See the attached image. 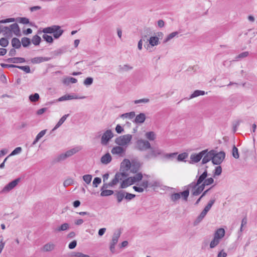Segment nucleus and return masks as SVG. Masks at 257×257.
Returning <instances> with one entry per match:
<instances>
[{"label":"nucleus","instance_id":"f257e3e1","mask_svg":"<svg viewBox=\"0 0 257 257\" xmlns=\"http://www.w3.org/2000/svg\"><path fill=\"white\" fill-rule=\"evenodd\" d=\"M42 32L45 34H53L54 38L55 39H58L62 35L64 30L61 29L60 26L53 25L51 27L44 28L42 31H38V33L39 34Z\"/></svg>","mask_w":257,"mask_h":257},{"label":"nucleus","instance_id":"f03ea898","mask_svg":"<svg viewBox=\"0 0 257 257\" xmlns=\"http://www.w3.org/2000/svg\"><path fill=\"white\" fill-rule=\"evenodd\" d=\"M189 196V191L188 189H185L183 191L179 193H173L171 194L170 195V198L173 202L176 203L180 199L181 197H182L183 200L187 201Z\"/></svg>","mask_w":257,"mask_h":257},{"label":"nucleus","instance_id":"7ed1b4c3","mask_svg":"<svg viewBox=\"0 0 257 257\" xmlns=\"http://www.w3.org/2000/svg\"><path fill=\"white\" fill-rule=\"evenodd\" d=\"M151 148V145L148 141L140 139L136 143L135 149L140 151H146Z\"/></svg>","mask_w":257,"mask_h":257},{"label":"nucleus","instance_id":"20e7f679","mask_svg":"<svg viewBox=\"0 0 257 257\" xmlns=\"http://www.w3.org/2000/svg\"><path fill=\"white\" fill-rule=\"evenodd\" d=\"M132 139V136L130 134L125 135L116 138L115 143L119 146H125L128 144Z\"/></svg>","mask_w":257,"mask_h":257},{"label":"nucleus","instance_id":"39448f33","mask_svg":"<svg viewBox=\"0 0 257 257\" xmlns=\"http://www.w3.org/2000/svg\"><path fill=\"white\" fill-rule=\"evenodd\" d=\"M78 151L76 148H73L70 150L66 151L65 153H62L58 156L55 159L56 162H61L65 160L66 158L72 156Z\"/></svg>","mask_w":257,"mask_h":257},{"label":"nucleus","instance_id":"423d86ee","mask_svg":"<svg viewBox=\"0 0 257 257\" xmlns=\"http://www.w3.org/2000/svg\"><path fill=\"white\" fill-rule=\"evenodd\" d=\"M213 159H212V163L214 165H220L223 161L225 157V153L221 151L219 153H216V152L214 150V152L213 153Z\"/></svg>","mask_w":257,"mask_h":257},{"label":"nucleus","instance_id":"0eeeda50","mask_svg":"<svg viewBox=\"0 0 257 257\" xmlns=\"http://www.w3.org/2000/svg\"><path fill=\"white\" fill-rule=\"evenodd\" d=\"M207 152V149H206L201 151L198 154L193 153L191 154L190 158V163L195 164L199 162Z\"/></svg>","mask_w":257,"mask_h":257},{"label":"nucleus","instance_id":"6e6552de","mask_svg":"<svg viewBox=\"0 0 257 257\" xmlns=\"http://www.w3.org/2000/svg\"><path fill=\"white\" fill-rule=\"evenodd\" d=\"M113 137V134L110 130H106L103 135L101 139V143L102 145H106Z\"/></svg>","mask_w":257,"mask_h":257},{"label":"nucleus","instance_id":"1a4fd4ad","mask_svg":"<svg viewBox=\"0 0 257 257\" xmlns=\"http://www.w3.org/2000/svg\"><path fill=\"white\" fill-rule=\"evenodd\" d=\"M21 178H18L7 184L3 189L2 192H8L13 189L20 182Z\"/></svg>","mask_w":257,"mask_h":257},{"label":"nucleus","instance_id":"9d476101","mask_svg":"<svg viewBox=\"0 0 257 257\" xmlns=\"http://www.w3.org/2000/svg\"><path fill=\"white\" fill-rule=\"evenodd\" d=\"M149 149H150L151 151L146 155V158L149 159L152 157L155 158L161 154V151L158 148H155L151 147V148Z\"/></svg>","mask_w":257,"mask_h":257},{"label":"nucleus","instance_id":"9b49d317","mask_svg":"<svg viewBox=\"0 0 257 257\" xmlns=\"http://www.w3.org/2000/svg\"><path fill=\"white\" fill-rule=\"evenodd\" d=\"M121 146L114 147L111 152L113 155H118L119 156L122 157L125 152V149L121 147Z\"/></svg>","mask_w":257,"mask_h":257},{"label":"nucleus","instance_id":"f8f14e48","mask_svg":"<svg viewBox=\"0 0 257 257\" xmlns=\"http://www.w3.org/2000/svg\"><path fill=\"white\" fill-rule=\"evenodd\" d=\"M85 97V96H82V97H78L76 94L72 95V94H65L60 98H59L57 101H62L65 100H71L73 99H83Z\"/></svg>","mask_w":257,"mask_h":257},{"label":"nucleus","instance_id":"ddd939ff","mask_svg":"<svg viewBox=\"0 0 257 257\" xmlns=\"http://www.w3.org/2000/svg\"><path fill=\"white\" fill-rule=\"evenodd\" d=\"M125 194L126 191L123 190L115 191L114 196L116 199L117 203H120L124 199Z\"/></svg>","mask_w":257,"mask_h":257},{"label":"nucleus","instance_id":"4468645a","mask_svg":"<svg viewBox=\"0 0 257 257\" xmlns=\"http://www.w3.org/2000/svg\"><path fill=\"white\" fill-rule=\"evenodd\" d=\"M131 167V163L128 159H125L120 164V171H128Z\"/></svg>","mask_w":257,"mask_h":257},{"label":"nucleus","instance_id":"2eb2a0df","mask_svg":"<svg viewBox=\"0 0 257 257\" xmlns=\"http://www.w3.org/2000/svg\"><path fill=\"white\" fill-rule=\"evenodd\" d=\"M214 152V150H212L209 152H207L203 156V158L202 160V164H205L209 162L210 161H212L213 157V153Z\"/></svg>","mask_w":257,"mask_h":257},{"label":"nucleus","instance_id":"dca6fc26","mask_svg":"<svg viewBox=\"0 0 257 257\" xmlns=\"http://www.w3.org/2000/svg\"><path fill=\"white\" fill-rule=\"evenodd\" d=\"M134 183H135L132 178L130 177L122 181L119 188L121 189H124Z\"/></svg>","mask_w":257,"mask_h":257},{"label":"nucleus","instance_id":"f3484780","mask_svg":"<svg viewBox=\"0 0 257 257\" xmlns=\"http://www.w3.org/2000/svg\"><path fill=\"white\" fill-rule=\"evenodd\" d=\"M10 29L11 30V33L13 32L14 34L17 36H21V30L19 26L17 23H14L10 26Z\"/></svg>","mask_w":257,"mask_h":257},{"label":"nucleus","instance_id":"a211bd4d","mask_svg":"<svg viewBox=\"0 0 257 257\" xmlns=\"http://www.w3.org/2000/svg\"><path fill=\"white\" fill-rule=\"evenodd\" d=\"M140 167L141 164L140 162L137 161H132L130 170L132 172L134 173H137L138 171L140 170Z\"/></svg>","mask_w":257,"mask_h":257},{"label":"nucleus","instance_id":"6ab92c4d","mask_svg":"<svg viewBox=\"0 0 257 257\" xmlns=\"http://www.w3.org/2000/svg\"><path fill=\"white\" fill-rule=\"evenodd\" d=\"M16 21L19 23L29 25L30 26H33L34 23L30 22L29 19L26 17H18L16 19Z\"/></svg>","mask_w":257,"mask_h":257},{"label":"nucleus","instance_id":"aec40b11","mask_svg":"<svg viewBox=\"0 0 257 257\" xmlns=\"http://www.w3.org/2000/svg\"><path fill=\"white\" fill-rule=\"evenodd\" d=\"M6 61L9 63H24L26 60L24 58L22 57H13L7 59Z\"/></svg>","mask_w":257,"mask_h":257},{"label":"nucleus","instance_id":"412c9836","mask_svg":"<svg viewBox=\"0 0 257 257\" xmlns=\"http://www.w3.org/2000/svg\"><path fill=\"white\" fill-rule=\"evenodd\" d=\"M207 176V170L205 169L204 171L202 173V174H201L199 176L198 175L196 176V178H197L196 182L198 183L199 185L201 184L204 181Z\"/></svg>","mask_w":257,"mask_h":257},{"label":"nucleus","instance_id":"4be33fe9","mask_svg":"<svg viewBox=\"0 0 257 257\" xmlns=\"http://www.w3.org/2000/svg\"><path fill=\"white\" fill-rule=\"evenodd\" d=\"M50 58L43 57H36L31 59V62L33 64H39L44 61H48Z\"/></svg>","mask_w":257,"mask_h":257},{"label":"nucleus","instance_id":"5701e85b","mask_svg":"<svg viewBox=\"0 0 257 257\" xmlns=\"http://www.w3.org/2000/svg\"><path fill=\"white\" fill-rule=\"evenodd\" d=\"M205 186H206L204 185L203 182L200 184L199 185H198L197 187L196 190H194V191H193V196H196L200 194L201 192H203V191L204 190Z\"/></svg>","mask_w":257,"mask_h":257},{"label":"nucleus","instance_id":"b1692460","mask_svg":"<svg viewBox=\"0 0 257 257\" xmlns=\"http://www.w3.org/2000/svg\"><path fill=\"white\" fill-rule=\"evenodd\" d=\"M149 42V44L152 46H157L159 44V38L157 36L151 37L149 39H147V42Z\"/></svg>","mask_w":257,"mask_h":257},{"label":"nucleus","instance_id":"393cba45","mask_svg":"<svg viewBox=\"0 0 257 257\" xmlns=\"http://www.w3.org/2000/svg\"><path fill=\"white\" fill-rule=\"evenodd\" d=\"M146 119V115L144 113H140L136 116L134 122L136 123H142Z\"/></svg>","mask_w":257,"mask_h":257},{"label":"nucleus","instance_id":"a878e982","mask_svg":"<svg viewBox=\"0 0 257 257\" xmlns=\"http://www.w3.org/2000/svg\"><path fill=\"white\" fill-rule=\"evenodd\" d=\"M112 160L111 155L109 153L105 154L101 158V162L103 164H108Z\"/></svg>","mask_w":257,"mask_h":257},{"label":"nucleus","instance_id":"bb28decb","mask_svg":"<svg viewBox=\"0 0 257 257\" xmlns=\"http://www.w3.org/2000/svg\"><path fill=\"white\" fill-rule=\"evenodd\" d=\"M208 212L205 211V210H203L202 212L200 213L199 215L197 217L196 219L194 222V225H197L198 223H199L202 219L205 217L206 215L207 214Z\"/></svg>","mask_w":257,"mask_h":257},{"label":"nucleus","instance_id":"cd10ccee","mask_svg":"<svg viewBox=\"0 0 257 257\" xmlns=\"http://www.w3.org/2000/svg\"><path fill=\"white\" fill-rule=\"evenodd\" d=\"M11 44L14 48L20 49L21 47V43L17 38H13L12 39Z\"/></svg>","mask_w":257,"mask_h":257},{"label":"nucleus","instance_id":"c85d7f7f","mask_svg":"<svg viewBox=\"0 0 257 257\" xmlns=\"http://www.w3.org/2000/svg\"><path fill=\"white\" fill-rule=\"evenodd\" d=\"M198 185H199V184L198 183H197L195 181H193V182H191V183H190L187 186H185V188H186V189H188L189 191V189H191L192 195H193V191H194V190H196V189L197 188V187Z\"/></svg>","mask_w":257,"mask_h":257},{"label":"nucleus","instance_id":"c756f323","mask_svg":"<svg viewBox=\"0 0 257 257\" xmlns=\"http://www.w3.org/2000/svg\"><path fill=\"white\" fill-rule=\"evenodd\" d=\"M225 235V230L222 228H220L215 231L214 237H217L219 239L222 238Z\"/></svg>","mask_w":257,"mask_h":257},{"label":"nucleus","instance_id":"7c9ffc66","mask_svg":"<svg viewBox=\"0 0 257 257\" xmlns=\"http://www.w3.org/2000/svg\"><path fill=\"white\" fill-rule=\"evenodd\" d=\"M132 69H133L132 66H131L130 65H128V64H125L123 66L119 65L118 71L119 72L121 73V72H123L131 70Z\"/></svg>","mask_w":257,"mask_h":257},{"label":"nucleus","instance_id":"2f4dec72","mask_svg":"<svg viewBox=\"0 0 257 257\" xmlns=\"http://www.w3.org/2000/svg\"><path fill=\"white\" fill-rule=\"evenodd\" d=\"M77 82V80L73 77H66L63 80V83L67 85H68L70 83H75Z\"/></svg>","mask_w":257,"mask_h":257},{"label":"nucleus","instance_id":"473e14b6","mask_svg":"<svg viewBox=\"0 0 257 257\" xmlns=\"http://www.w3.org/2000/svg\"><path fill=\"white\" fill-rule=\"evenodd\" d=\"M21 45H22L24 47L26 48V47H27L28 46H29L31 44V39L29 38L23 37L21 39Z\"/></svg>","mask_w":257,"mask_h":257},{"label":"nucleus","instance_id":"72a5a7b5","mask_svg":"<svg viewBox=\"0 0 257 257\" xmlns=\"http://www.w3.org/2000/svg\"><path fill=\"white\" fill-rule=\"evenodd\" d=\"M31 41L34 45L38 46L40 44L42 40L40 36L36 35L33 37L32 40Z\"/></svg>","mask_w":257,"mask_h":257},{"label":"nucleus","instance_id":"f704fd0d","mask_svg":"<svg viewBox=\"0 0 257 257\" xmlns=\"http://www.w3.org/2000/svg\"><path fill=\"white\" fill-rule=\"evenodd\" d=\"M179 33L177 31L174 32L170 34L167 36V37L164 40L163 43H166L170 40L174 38L176 36H177Z\"/></svg>","mask_w":257,"mask_h":257},{"label":"nucleus","instance_id":"c9c22d12","mask_svg":"<svg viewBox=\"0 0 257 257\" xmlns=\"http://www.w3.org/2000/svg\"><path fill=\"white\" fill-rule=\"evenodd\" d=\"M205 94L204 91L196 90L194 91V92L191 95L190 98H193L200 95H203Z\"/></svg>","mask_w":257,"mask_h":257},{"label":"nucleus","instance_id":"e433bc0d","mask_svg":"<svg viewBox=\"0 0 257 257\" xmlns=\"http://www.w3.org/2000/svg\"><path fill=\"white\" fill-rule=\"evenodd\" d=\"M101 192L100 193V196H108L112 195L114 192L113 190H101Z\"/></svg>","mask_w":257,"mask_h":257},{"label":"nucleus","instance_id":"4c0bfd02","mask_svg":"<svg viewBox=\"0 0 257 257\" xmlns=\"http://www.w3.org/2000/svg\"><path fill=\"white\" fill-rule=\"evenodd\" d=\"M120 235V232H115L113 233L111 243L116 244L118 242V239Z\"/></svg>","mask_w":257,"mask_h":257},{"label":"nucleus","instance_id":"58836bf2","mask_svg":"<svg viewBox=\"0 0 257 257\" xmlns=\"http://www.w3.org/2000/svg\"><path fill=\"white\" fill-rule=\"evenodd\" d=\"M220 241V239L217 238V237H214L213 240L211 241L210 243V247L213 248L217 246Z\"/></svg>","mask_w":257,"mask_h":257},{"label":"nucleus","instance_id":"ea45409f","mask_svg":"<svg viewBox=\"0 0 257 257\" xmlns=\"http://www.w3.org/2000/svg\"><path fill=\"white\" fill-rule=\"evenodd\" d=\"M145 136L150 141H154L156 139L155 134L154 132L146 133Z\"/></svg>","mask_w":257,"mask_h":257},{"label":"nucleus","instance_id":"a19ab883","mask_svg":"<svg viewBox=\"0 0 257 257\" xmlns=\"http://www.w3.org/2000/svg\"><path fill=\"white\" fill-rule=\"evenodd\" d=\"M40 98L39 94L35 93L34 94H31L29 96V99L31 102H35L37 101Z\"/></svg>","mask_w":257,"mask_h":257},{"label":"nucleus","instance_id":"79ce46f5","mask_svg":"<svg viewBox=\"0 0 257 257\" xmlns=\"http://www.w3.org/2000/svg\"><path fill=\"white\" fill-rule=\"evenodd\" d=\"M135 116V113L134 111H132L128 113H125L120 115L121 118H129L132 119Z\"/></svg>","mask_w":257,"mask_h":257},{"label":"nucleus","instance_id":"37998d69","mask_svg":"<svg viewBox=\"0 0 257 257\" xmlns=\"http://www.w3.org/2000/svg\"><path fill=\"white\" fill-rule=\"evenodd\" d=\"M188 154L187 153H183L179 154L177 157V160L178 161H186L185 160L188 157Z\"/></svg>","mask_w":257,"mask_h":257},{"label":"nucleus","instance_id":"c03bdc74","mask_svg":"<svg viewBox=\"0 0 257 257\" xmlns=\"http://www.w3.org/2000/svg\"><path fill=\"white\" fill-rule=\"evenodd\" d=\"M143 176L142 173H138L133 177H131L134 183L142 180Z\"/></svg>","mask_w":257,"mask_h":257},{"label":"nucleus","instance_id":"a18cd8bd","mask_svg":"<svg viewBox=\"0 0 257 257\" xmlns=\"http://www.w3.org/2000/svg\"><path fill=\"white\" fill-rule=\"evenodd\" d=\"M69 224L67 223L62 224L60 227L57 228L56 230L58 231H65L69 228Z\"/></svg>","mask_w":257,"mask_h":257},{"label":"nucleus","instance_id":"49530a36","mask_svg":"<svg viewBox=\"0 0 257 257\" xmlns=\"http://www.w3.org/2000/svg\"><path fill=\"white\" fill-rule=\"evenodd\" d=\"M42 36L43 38L45 41H46L47 43H52L54 41L53 38L51 36L48 35L47 34L44 33Z\"/></svg>","mask_w":257,"mask_h":257},{"label":"nucleus","instance_id":"de8ad7c7","mask_svg":"<svg viewBox=\"0 0 257 257\" xmlns=\"http://www.w3.org/2000/svg\"><path fill=\"white\" fill-rule=\"evenodd\" d=\"M54 248V245L51 243H47L43 246V249L45 251H51Z\"/></svg>","mask_w":257,"mask_h":257},{"label":"nucleus","instance_id":"09e8293b","mask_svg":"<svg viewBox=\"0 0 257 257\" xmlns=\"http://www.w3.org/2000/svg\"><path fill=\"white\" fill-rule=\"evenodd\" d=\"M28 126V123L27 122L22 121L18 124L16 125V128L18 130L25 128Z\"/></svg>","mask_w":257,"mask_h":257},{"label":"nucleus","instance_id":"8fccbe9b","mask_svg":"<svg viewBox=\"0 0 257 257\" xmlns=\"http://www.w3.org/2000/svg\"><path fill=\"white\" fill-rule=\"evenodd\" d=\"M150 187H159L161 185V183L159 180L153 181L149 183Z\"/></svg>","mask_w":257,"mask_h":257},{"label":"nucleus","instance_id":"3c124183","mask_svg":"<svg viewBox=\"0 0 257 257\" xmlns=\"http://www.w3.org/2000/svg\"><path fill=\"white\" fill-rule=\"evenodd\" d=\"M232 154L233 157L235 159H238L239 157L238 151L237 148L235 147V145L233 146Z\"/></svg>","mask_w":257,"mask_h":257},{"label":"nucleus","instance_id":"603ef678","mask_svg":"<svg viewBox=\"0 0 257 257\" xmlns=\"http://www.w3.org/2000/svg\"><path fill=\"white\" fill-rule=\"evenodd\" d=\"M9 45V41L7 38H2L0 39V45L5 48Z\"/></svg>","mask_w":257,"mask_h":257},{"label":"nucleus","instance_id":"864d4df0","mask_svg":"<svg viewBox=\"0 0 257 257\" xmlns=\"http://www.w3.org/2000/svg\"><path fill=\"white\" fill-rule=\"evenodd\" d=\"M222 173V168L219 166L215 167L214 172L213 174V177H215L216 176H219Z\"/></svg>","mask_w":257,"mask_h":257},{"label":"nucleus","instance_id":"5fc2aeb1","mask_svg":"<svg viewBox=\"0 0 257 257\" xmlns=\"http://www.w3.org/2000/svg\"><path fill=\"white\" fill-rule=\"evenodd\" d=\"M17 68L23 70L26 73H29L31 72L30 68L29 66H18Z\"/></svg>","mask_w":257,"mask_h":257},{"label":"nucleus","instance_id":"6e6d98bb","mask_svg":"<svg viewBox=\"0 0 257 257\" xmlns=\"http://www.w3.org/2000/svg\"><path fill=\"white\" fill-rule=\"evenodd\" d=\"M93 79L92 77H87L84 81L83 84L86 86H89L93 83Z\"/></svg>","mask_w":257,"mask_h":257},{"label":"nucleus","instance_id":"4d7b16f0","mask_svg":"<svg viewBox=\"0 0 257 257\" xmlns=\"http://www.w3.org/2000/svg\"><path fill=\"white\" fill-rule=\"evenodd\" d=\"M136 195L132 193H130L126 192V194H125L124 199L126 200L127 201H131L134 198H135Z\"/></svg>","mask_w":257,"mask_h":257},{"label":"nucleus","instance_id":"13d9d810","mask_svg":"<svg viewBox=\"0 0 257 257\" xmlns=\"http://www.w3.org/2000/svg\"><path fill=\"white\" fill-rule=\"evenodd\" d=\"M248 54H249L248 52L247 51L242 52L236 56L235 59H236V60H238L240 59L245 58L248 55Z\"/></svg>","mask_w":257,"mask_h":257},{"label":"nucleus","instance_id":"bf43d9fd","mask_svg":"<svg viewBox=\"0 0 257 257\" xmlns=\"http://www.w3.org/2000/svg\"><path fill=\"white\" fill-rule=\"evenodd\" d=\"M83 179L87 184H89L92 180V176L91 175H84L83 176Z\"/></svg>","mask_w":257,"mask_h":257},{"label":"nucleus","instance_id":"052dcab7","mask_svg":"<svg viewBox=\"0 0 257 257\" xmlns=\"http://www.w3.org/2000/svg\"><path fill=\"white\" fill-rule=\"evenodd\" d=\"M22 149L21 147H17L12 152V153L9 155V156H14L18 154H19L22 152Z\"/></svg>","mask_w":257,"mask_h":257},{"label":"nucleus","instance_id":"680f3d73","mask_svg":"<svg viewBox=\"0 0 257 257\" xmlns=\"http://www.w3.org/2000/svg\"><path fill=\"white\" fill-rule=\"evenodd\" d=\"M74 183V180L71 178H68L65 180L63 182V185L64 187L69 186Z\"/></svg>","mask_w":257,"mask_h":257},{"label":"nucleus","instance_id":"e2e57ef3","mask_svg":"<svg viewBox=\"0 0 257 257\" xmlns=\"http://www.w3.org/2000/svg\"><path fill=\"white\" fill-rule=\"evenodd\" d=\"M71 255L76 257H90L88 255L84 254L80 252H73Z\"/></svg>","mask_w":257,"mask_h":257},{"label":"nucleus","instance_id":"0e129e2a","mask_svg":"<svg viewBox=\"0 0 257 257\" xmlns=\"http://www.w3.org/2000/svg\"><path fill=\"white\" fill-rule=\"evenodd\" d=\"M101 182V179L99 177H95L93 181V186L94 187H97Z\"/></svg>","mask_w":257,"mask_h":257},{"label":"nucleus","instance_id":"69168bd1","mask_svg":"<svg viewBox=\"0 0 257 257\" xmlns=\"http://www.w3.org/2000/svg\"><path fill=\"white\" fill-rule=\"evenodd\" d=\"M213 182L214 179L210 177L207 179L206 178V179L203 182V183L206 186L213 184Z\"/></svg>","mask_w":257,"mask_h":257},{"label":"nucleus","instance_id":"338daca9","mask_svg":"<svg viewBox=\"0 0 257 257\" xmlns=\"http://www.w3.org/2000/svg\"><path fill=\"white\" fill-rule=\"evenodd\" d=\"M115 131L117 134H121L124 132V129L120 124H118L115 127Z\"/></svg>","mask_w":257,"mask_h":257},{"label":"nucleus","instance_id":"774afa93","mask_svg":"<svg viewBox=\"0 0 257 257\" xmlns=\"http://www.w3.org/2000/svg\"><path fill=\"white\" fill-rule=\"evenodd\" d=\"M149 181L147 180L143 181L141 184L140 186L143 187L144 189H146L148 187H150Z\"/></svg>","mask_w":257,"mask_h":257}]
</instances>
